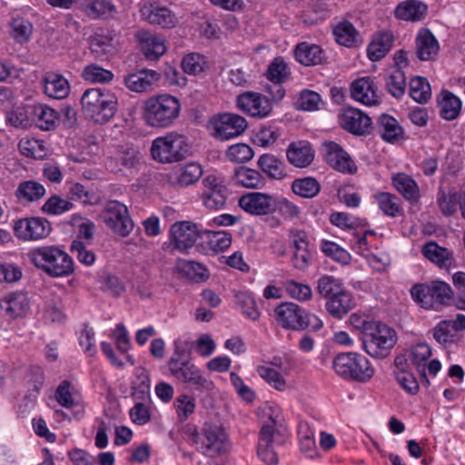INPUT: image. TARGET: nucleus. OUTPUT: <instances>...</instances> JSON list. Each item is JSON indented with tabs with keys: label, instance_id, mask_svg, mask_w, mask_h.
<instances>
[{
	"label": "nucleus",
	"instance_id": "f257e3e1",
	"mask_svg": "<svg viewBox=\"0 0 465 465\" xmlns=\"http://www.w3.org/2000/svg\"><path fill=\"white\" fill-rule=\"evenodd\" d=\"M81 105L87 118L104 124L115 115L118 99L114 93L106 88H89L82 94Z\"/></svg>",
	"mask_w": 465,
	"mask_h": 465
},
{
	"label": "nucleus",
	"instance_id": "a18cd8bd",
	"mask_svg": "<svg viewBox=\"0 0 465 465\" xmlns=\"http://www.w3.org/2000/svg\"><path fill=\"white\" fill-rule=\"evenodd\" d=\"M114 35L112 31L96 32L90 39L92 52L98 55L112 54L114 51Z\"/></svg>",
	"mask_w": 465,
	"mask_h": 465
},
{
	"label": "nucleus",
	"instance_id": "f704fd0d",
	"mask_svg": "<svg viewBox=\"0 0 465 465\" xmlns=\"http://www.w3.org/2000/svg\"><path fill=\"white\" fill-rule=\"evenodd\" d=\"M325 308L331 316L341 319L353 308L352 296L344 289L339 294L327 301Z\"/></svg>",
	"mask_w": 465,
	"mask_h": 465
},
{
	"label": "nucleus",
	"instance_id": "4d7b16f0",
	"mask_svg": "<svg viewBox=\"0 0 465 465\" xmlns=\"http://www.w3.org/2000/svg\"><path fill=\"white\" fill-rule=\"evenodd\" d=\"M202 165L197 163H186L181 168L177 183L182 186H189L196 183L203 175Z\"/></svg>",
	"mask_w": 465,
	"mask_h": 465
},
{
	"label": "nucleus",
	"instance_id": "39448f33",
	"mask_svg": "<svg viewBox=\"0 0 465 465\" xmlns=\"http://www.w3.org/2000/svg\"><path fill=\"white\" fill-rule=\"evenodd\" d=\"M411 295L421 308L439 312L451 304L454 292L449 283L433 280L414 284L411 289Z\"/></svg>",
	"mask_w": 465,
	"mask_h": 465
},
{
	"label": "nucleus",
	"instance_id": "c756f323",
	"mask_svg": "<svg viewBox=\"0 0 465 465\" xmlns=\"http://www.w3.org/2000/svg\"><path fill=\"white\" fill-rule=\"evenodd\" d=\"M32 122L41 130L50 131L56 126L58 113L45 104L29 107Z\"/></svg>",
	"mask_w": 465,
	"mask_h": 465
},
{
	"label": "nucleus",
	"instance_id": "6e6552de",
	"mask_svg": "<svg viewBox=\"0 0 465 465\" xmlns=\"http://www.w3.org/2000/svg\"><path fill=\"white\" fill-rule=\"evenodd\" d=\"M264 415L268 417L266 421L260 430L257 455L267 465H277L278 455L273 450L274 443H282L284 441L283 436L277 429L279 422V411L272 406L266 407Z\"/></svg>",
	"mask_w": 465,
	"mask_h": 465
},
{
	"label": "nucleus",
	"instance_id": "de8ad7c7",
	"mask_svg": "<svg viewBox=\"0 0 465 465\" xmlns=\"http://www.w3.org/2000/svg\"><path fill=\"white\" fill-rule=\"evenodd\" d=\"M18 149L23 155L35 159L45 158L48 152L46 144L43 140L29 137L22 138L19 141Z\"/></svg>",
	"mask_w": 465,
	"mask_h": 465
},
{
	"label": "nucleus",
	"instance_id": "8fccbe9b",
	"mask_svg": "<svg viewBox=\"0 0 465 465\" xmlns=\"http://www.w3.org/2000/svg\"><path fill=\"white\" fill-rule=\"evenodd\" d=\"M33 33V25L23 17H15L10 23V35L18 44L27 43Z\"/></svg>",
	"mask_w": 465,
	"mask_h": 465
},
{
	"label": "nucleus",
	"instance_id": "2eb2a0df",
	"mask_svg": "<svg viewBox=\"0 0 465 465\" xmlns=\"http://www.w3.org/2000/svg\"><path fill=\"white\" fill-rule=\"evenodd\" d=\"M213 135L220 140H229L241 135L247 128V121L236 114L225 113L212 120Z\"/></svg>",
	"mask_w": 465,
	"mask_h": 465
},
{
	"label": "nucleus",
	"instance_id": "f3484780",
	"mask_svg": "<svg viewBox=\"0 0 465 465\" xmlns=\"http://www.w3.org/2000/svg\"><path fill=\"white\" fill-rule=\"evenodd\" d=\"M238 205L247 213L255 216L272 214L275 212V197L273 195L252 192L242 194Z\"/></svg>",
	"mask_w": 465,
	"mask_h": 465
},
{
	"label": "nucleus",
	"instance_id": "680f3d73",
	"mask_svg": "<svg viewBox=\"0 0 465 465\" xmlns=\"http://www.w3.org/2000/svg\"><path fill=\"white\" fill-rule=\"evenodd\" d=\"M289 75L287 64L283 59L277 57L268 66L266 76L271 83H282Z\"/></svg>",
	"mask_w": 465,
	"mask_h": 465
},
{
	"label": "nucleus",
	"instance_id": "2f4dec72",
	"mask_svg": "<svg viewBox=\"0 0 465 465\" xmlns=\"http://www.w3.org/2000/svg\"><path fill=\"white\" fill-rule=\"evenodd\" d=\"M45 94L54 99H64L70 92V84L65 77L55 73H48L44 80Z\"/></svg>",
	"mask_w": 465,
	"mask_h": 465
},
{
	"label": "nucleus",
	"instance_id": "58836bf2",
	"mask_svg": "<svg viewBox=\"0 0 465 465\" xmlns=\"http://www.w3.org/2000/svg\"><path fill=\"white\" fill-rule=\"evenodd\" d=\"M82 9L92 19L113 16L116 12L111 0H84Z\"/></svg>",
	"mask_w": 465,
	"mask_h": 465
},
{
	"label": "nucleus",
	"instance_id": "393cba45",
	"mask_svg": "<svg viewBox=\"0 0 465 465\" xmlns=\"http://www.w3.org/2000/svg\"><path fill=\"white\" fill-rule=\"evenodd\" d=\"M351 97L365 105H374L379 103L376 86L370 77H361L352 82L351 85Z\"/></svg>",
	"mask_w": 465,
	"mask_h": 465
},
{
	"label": "nucleus",
	"instance_id": "7ed1b4c3",
	"mask_svg": "<svg viewBox=\"0 0 465 465\" xmlns=\"http://www.w3.org/2000/svg\"><path fill=\"white\" fill-rule=\"evenodd\" d=\"M29 260L51 277H65L74 272V261L57 246L48 245L33 249Z\"/></svg>",
	"mask_w": 465,
	"mask_h": 465
},
{
	"label": "nucleus",
	"instance_id": "9d476101",
	"mask_svg": "<svg viewBox=\"0 0 465 465\" xmlns=\"http://www.w3.org/2000/svg\"><path fill=\"white\" fill-rule=\"evenodd\" d=\"M187 152L188 145L185 137L173 132L155 138L151 146L153 158L160 163L181 161Z\"/></svg>",
	"mask_w": 465,
	"mask_h": 465
},
{
	"label": "nucleus",
	"instance_id": "4468645a",
	"mask_svg": "<svg viewBox=\"0 0 465 465\" xmlns=\"http://www.w3.org/2000/svg\"><path fill=\"white\" fill-rule=\"evenodd\" d=\"M104 222L116 234L126 237L134 229L127 207L118 201H109L104 211Z\"/></svg>",
	"mask_w": 465,
	"mask_h": 465
},
{
	"label": "nucleus",
	"instance_id": "09e8293b",
	"mask_svg": "<svg viewBox=\"0 0 465 465\" xmlns=\"http://www.w3.org/2000/svg\"><path fill=\"white\" fill-rule=\"evenodd\" d=\"M203 235L209 249L215 253L225 251L232 244V234L226 231H204Z\"/></svg>",
	"mask_w": 465,
	"mask_h": 465
},
{
	"label": "nucleus",
	"instance_id": "c03bdc74",
	"mask_svg": "<svg viewBox=\"0 0 465 465\" xmlns=\"http://www.w3.org/2000/svg\"><path fill=\"white\" fill-rule=\"evenodd\" d=\"M396 190L407 200L417 202L420 197V191L416 182L405 173H398L392 179Z\"/></svg>",
	"mask_w": 465,
	"mask_h": 465
},
{
	"label": "nucleus",
	"instance_id": "e2e57ef3",
	"mask_svg": "<svg viewBox=\"0 0 465 465\" xmlns=\"http://www.w3.org/2000/svg\"><path fill=\"white\" fill-rule=\"evenodd\" d=\"M28 114L30 109L24 107H17L6 112L5 120L6 123L15 128H27L31 124V121Z\"/></svg>",
	"mask_w": 465,
	"mask_h": 465
},
{
	"label": "nucleus",
	"instance_id": "aec40b11",
	"mask_svg": "<svg viewBox=\"0 0 465 465\" xmlns=\"http://www.w3.org/2000/svg\"><path fill=\"white\" fill-rule=\"evenodd\" d=\"M340 124L354 135H365L373 128L371 117L360 109L347 107L340 114Z\"/></svg>",
	"mask_w": 465,
	"mask_h": 465
},
{
	"label": "nucleus",
	"instance_id": "f8f14e48",
	"mask_svg": "<svg viewBox=\"0 0 465 465\" xmlns=\"http://www.w3.org/2000/svg\"><path fill=\"white\" fill-rule=\"evenodd\" d=\"M202 184L201 199L203 204L213 211L224 208L229 196V189L224 184L223 178L213 173L207 174L203 179Z\"/></svg>",
	"mask_w": 465,
	"mask_h": 465
},
{
	"label": "nucleus",
	"instance_id": "a211bd4d",
	"mask_svg": "<svg viewBox=\"0 0 465 465\" xmlns=\"http://www.w3.org/2000/svg\"><path fill=\"white\" fill-rule=\"evenodd\" d=\"M322 151L326 163L334 170L353 174L357 172V166L349 153L337 143L325 141L322 144Z\"/></svg>",
	"mask_w": 465,
	"mask_h": 465
},
{
	"label": "nucleus",
	"instance_id": "412c9836",
	"mask_svg": "<svg viewBox=\"0 0 465 465\" xmlns=\"http://www.w3.org/2000/svg\"><path fill=\"white\" fill-rule=\"evenodd\" d=\"M30 310V300L26 292H15L0 298V315L9 319L26 316Z\"/></svg>",
	"mask_w": 465,
	"mask_h": 465
},
{
	"label": "nucleus",
	"instance_id": "4c0bfd02",
	"mask_svg": "<svg viewBox=\"0 0 465 465\" xmlns=\"http://www.w3.org/2000/svg\"><path fill=\"white\" fill-rule=\"evenodd\" d=\"M336 42L346 47H355L361 43L359 33L351 22L343 21L333 28Z\"/></svg>",
	"mask_w": 465,
	"mask_h": 465
},
{
	"label": "nucleus",
	"instance_id": "4be33fe9",
	"mask_svg": "<svg viewBox=\"0 0 465 465\" xmlns=\"http://www.w3.org/2000/svg\"><path fill=\"white\" fill-rule=\"evenodd\" d=\"M142 16L151 25H159L163 28L175 26L177 18L167 7L157 5H147L141 9Z\"/></svg>",
	"mask_w": 465,
	"mask_h": 465
},
{
	"label": "nucleus",
	"instance_id": "69168bd1",
	"mask_svg": "<svg viewBox=\"0 0 465 465\" xmlns=\"http://www.w3.org/2000/svg\"><path fill=\"white\" fill-rule=\"evenodd\" d=\"M179 271L190 275L196 280L204 281L208 278L207 269L201 263L191 260H179L177 262Z\"/></svg>",
	"mask_w": 465,
	"mask_h": 465
},
{
	"label": "nucleus",
	"instance_id": "ddd939ff",
	"mask_svg": "<svg viewBox=\"0 0 465 465\" xmlns=\"http://www.w3.org/2000/svg\"><path fill=\"white\" fill-rule=\"evenodd\" d=\"M15 236L25 242L38 241L46 238L51 231V223L43 217H26L14 221Z\"/></svg>",
	"mask_w": 465,
	"mask_h": 465
},
{
	"label": "nucleus",
	"instance_id": "0e129e2a",
	"mask_svg": "<svg viewBox=\"0 0 465 465\" xmlns=\"http://www.w3.org/2000/svg\"><path fill=\"white\" fill-rule=\"evenodd\" d=\"M321 250L325 255L341 263L348 264L351 261L350 253L333 242L322 241Z\"/></svg>",
	"mask_w": 465,
	"mask_h": 465
},
{
	"label": "nucleus",
	"instance_id": "37998d69",
	"mask_svg": "<svg viewBox=\"0 0 465 465\" xmlns=\"http://www.w3.org/2000/svg\"><path fill=\"white\" fill-rule=\"evenodd\" d=\"M409 94L420 104H427L431 97V88L427 78L422 76H413L409 83Z\"/></svg>",
	"mask_w": 465,
	"mask_h": 465
},
{
	"label": "nucleus",
	"instance_id": "0eeeda50",
	"mask_svg": "<svg viewBox=\"0 0 465 465\" xmlns=\"http://www.w3.org/2000/svg\"><path fill=\"white\" fill-rule=\"evenodd\" d=\"M332 368L341 378L361 383L368 382L375 373L370 361L358 352L339 353L332 361Z\"/></svg>",
	"mask_w": 465,
	"mask_h": 465
},
{
	"label": "nucleus",
	"instance_id": "c9c22d12",
	"mask_svg": "<svg viewBox=\"0 0 465 465\" xmlns=\"http://www.w3.org/2000/svg\"><path fill=\"white\" fill-rule=\"evenodd\" d=\"M393 44V35L391 32H381L375 35L369 45L367 52L371 61H379L391 50Z\"/></svg>",
	"mask_w": 465,
	"mask_h": 465
},
{
	"label": "nucleus",
	"instance_id": "774afa93",
	"mask_svg": "<svg viewBox=\"0 0 465 465\" xmlns=\"http://www.w3.org/2000/svg\"><path fill=\"white\" fill-rule=\"evenodd\" d=\"M321 101L322 99L318 93L311 90H303L299 94L295 107L303 111H314L318 109Z\"/></svg>",
	"mask_w": 465,
	"mask_h": 465
},
{
	"label": "nucleus",
	"instance_id": "6ab92c4d",
	"mask_svg": "<svg viewBox=\"0 0 465 465\" xmlns=\"http://www.w3.org/2000/svg\"><path fill=\"white\" fill-rule=\"evenodd\" d=\"M169 236L173 250L186 252L194 245L197 238L202 234L198 232L195 223L182 221L176 222L171 226Z\"/></svg>",
	"mask_w": 465,
	"mask_h": 465
},
{
	"label": "nucleus",
	"instance_id": "a19ab883",
	"mask_svg": "<svg viewBox=\"0 0 465 465\" xmlns=\"http://www.w3.org/2000/svg\"><path fill=\"white\" fill-rule=\"evenodd\" d=\"M232 179L246 188H262L264 184V179L258 171L245 166L235 168Z\"/></svg>",
	"mask_w": 465,
	"mask_h": 465
},
{
	"label": "nucleus",
	"instance_id": "052dcab7",
	"mask_svg": "<svg viewBox=\"0 0 465 465\" xmlns=\"http://www.w3.org/2000/svg\"><path fill=\"white\" fill-rule=\"evenodd\" d=\"M173 406L175 408L178 420L180 421H184L194 412L196 402L193 397L187 394H182L175 399Z\"/></svg>",
	"mask_w": 465,
	"mask_h": 465
},
{
	"label": "nucleus",
	"instance_id": "603ef678",
	"mask_svg": "<svg viewBox=\"0 0 465 465\" xmlns=\"http://www.w3.org/2000/svg\"><path fill=\"white\" fill-rule=\"evenodd\" d=\"M292 192L303 198H312L316 196L321 190L319 182L312 177L296 179L292 184Z\"/></svg>",
	"mask_w": 465,
	"mask_h": 465
},
{
	"label": "nucleus",
	"instance_id": "49530a36",
	"mask_svg": "<svg viewBox=\"0 0 465 465\" xmlns=\"http://www.w3.org/2000/svg\"><path fill=\"white\" fill-rule=\"evenodd\" d=\"M258 165L272 179L282 180L286 176L285 164L272 154H262Z\"/></svg>",
	"mask_w": 465,
	"mask_h": 465
},
{
	"label": "nucleus",
	"instance_id": "c85d7f7f",
	"mask_svg": "<svg viewBox=\"0 0 465 465\" xmlns=\"http://www.w3.org/2000/svg\"><path fill=\"white\" fill-rule=\"evenodd\" d=\"M286 155L289 163L298 168L307 167L314 159V152L310 144L302 142L292 143Z\"/></svg>",
	"mask_w": 465,
	"mask_h": 465
},
{
	"label": "nucleus",
	"instance_id": "7c9ffc66",
	"mask_svg": "<svg viewBox=\"0 0 465 465\" xmlns=\"http://www.w3.org/2000/svg\"><path fill=\"white\" fill-rule=\"evenodd\" d=\"M294 54L296 60L305 66L321 64L325 61L323 50L317 45L306 42L296 46Z\"/></svg>",
	"mask_w": 465,
	"mask_h": 465
},
{
	"label": "nucleus",
	"instance_id": "473e14b6",
	"mask_svg": "<svg viewBox=\"0 0 465 465\" xmlns=\"http://www.w3.org/2000/svg\"><path fill=\"white\" fill-rule=\"evenodd\" d=\"M394 13L399 19L418 22L425 17L427 5L418 0H406L397 5Z\"/></svg>",
	"mask_w": 465,
	"mask_h": 465
},
{
	"label": "nucleus",
	"instance_id": "79ce46f5",
	"mask_svg": "<svg viewBox=\"0 0 465 465\" xmlns=\"http://www.w3.org/2000/svg\"><path fill=\"white\" fill-rule=\"evenodd\" d=\"M344 289L342 280L332 275L324 274L317 280L316 292L321 297L324 298L326 302L339 294Z\"/></svg>",
	"mask_w": 465,
	"mask_h": 465
},
{
	"label": "nucleus",
	"instance_id": "f03ea898",
	"mask_svg": "<svg viewBox=\"0 0 465 465\" xmlns=\"http://www.w3.org/2000/svg\"><path fill=\"white\" fill-rule=\"evenodd\" d=\"M181 103L171 94L149 97L143 104V117L148 126L168 128L179 117Z\"/></svg>",
	"mask_w": 465,
	"mask_h": 465
},
{
	"label": "nucleus",
	"instance_id": "e433bc0d",
	"mask_svg": "<svg viewBox=\"0 0 465 465\" xmlns=\"http://www.w3.org/2000/svg\"><path fill=\"white\" fill-rule=\"evenodd\" d=\"M374 128L381 138L389 143L396 141L403 134L398 121L386 114L379 117Z\"/></svg>",
	"mask_w": 465,
	"mask_h": 465
},
{
	"label": "nucleus",
	"instance_id": "9b49d317",
	"mask_svg": "<svg viewBox=\"0 0 465 465\" xmlns=\"http://www.w3.org/2000/svg\"><path fill=\"white\" fill-rule=\"evenodd\" d=\"M171 375L179 382L193 386L197 391H213L214 383L207 379L202 370L190 360L169 359L167 362Z\"/></svg>",
	"mask_w": 465,
	"mask_h": 465
},
{
	"label": "nucleus",
	"instance_id": "cd10ccee",
	"mask_svg": "<svg viewBox=\"0 0 465 465\" xmlns=\"http://www.w3.org/2000/svg\"><path fill=\"white\" fill-rule=\"evenodd\" d=\"M158 73L153 70H141L124 76L125 86L132 92H145L158 80Z\"/></svg>",
	"mask_w": 465,
	"mask_h": 465
},
{
	"label": "nucleus",
	"instance_id": "3c124183",
	"mask_svg": "<svg viewBox=\"0 0 465 465\" xmlns=\"http://www.w3.org/2000/svg\"><path fill=\"white\" fill-rule=\"evenodd\" d=\"M388 93L396 99L401 98L406 90V77L402 69H395L385 78Z\"/></svg>",
	"mask_w": 465,
	"mask_h": 465
},
{
	"label": "nucleus",
	"instance_id": "20e7f679",
	"mask_svg": "<svg viewBox=\"0 0 465 465\" xmlns=\"http://www.w3.org/2000/svg\"><path fill=\"white\" fill-rule=\"evenodd\" d=\"M190 438L196 450L208 458L221 457L230 450L229 436L221 425L205 422Z\"/></svg>",
	"mask_w": 465,
	"mask_h": 465
},
{
	"label": "nucleus",
	"instance_id": "bb28decb",
	"mask_svg": "<svg viewBox=\"0 0 465 465\" xmlns=\"http://www.w3.org/2000/svg\"><path fill=\"white\" fill-rule=\"evenodd\" d=\"M440 49L438 40L428 29L420 30L416 37V54L420 60L430 61L436 57Z\"/></svg>",
	"mask_w": 465,
	"mask_h": 465
},
{
	"label": "nucleus",
	"instance_id": "6e6d98bb",
	"mask_svg": "<svg viewBox=\"0 0 465 465\" xmlns=\"http://www.w3.org/2000/svg\"><path fill=\"white\" fill-rule=\"evenodd\" d=\"M74 204L71 201L62 198L59 195L49 197L42 206V212L51 215H60L72 210Z\"/></svg>",
	"mask_w": 465,
	"mask_h": 465
},
{
	"label": "nucleus",
	"instance_id": "a878e982",
	"mask_svg": "<svg viewBox=\"0 0 465 465\" xmlns=\"http://www.w3.org/2000/svg\"><path fill=\"white\" fill-rule=\"evenodd\" d=\"M45 193V188L42 183L35 180H28L18 184L15 195L19 203L27 205L40 201Z\"/></svg>",
	"mask_w": 465,
	"mask_h": 465
},
{
	"label": "nucleus",
	"instance_id": "72a5a7b5",
	"mask_svg": "<svg viewBox=\"0 0 465 465\" xmlns=\"http://www.w3.org/2000/svg\"><path fill=\"white\" fill-rule=\"evenodd\" d=\"M437 100L440 106V114L443 119L452 121L460 115L461 102L451 92L441 91Z\"/></svg>",
	"mask_w": 465,
	"mask_h": 465
},
{
	"label": "nucleus",
	"instance_id": "ea45409f",
	"mask_svg": "<svg viewBox=\"0 0 465 465\" xmlns=\"http://www.w3.org/2000/svg\"><path fill=\"white\" fill-rule=\"evenodd\" d=\"M421 252L425 258L440 268L447 267L452 260V252L449 249L440 246L435 242H427L422 247Z\"/></svg>",
	"mask_w": 465,
	"mask_h": 465
},
{
	"label": "nucleus",
	"instance_id": "1a4fd4ad",
	"mask_svg": "<svg viewBox=\"0 0 465 465\" xmlns=\"http://www.w3.org/2000/svg\"><path fill=\"white\" fill-rule=\"evenodd\" d=\"M362 339L364 351L371 357L382 359L387 357L397 342L394 329L381 322H376L367 328Z\"/></svg>",
	"mask_w": 465,
	"mask_h": 465
},
{
	"label": "nucleus",
	"instance_id": "5701e85b",
	"mask_svg": "<svg viewBox=\"0 0 465 465\" xmlns=\"http://www.w3.org/2000/svg\"><path fill=\"white\" fill-rule=\"evenodd\" d=\"M141 162V154L139 151L129 145H121L118 147L114 156L109 157L107 165L113 172L122 171L118 168L120 164L125 169H135Z\"/></svg>",
	"mask_w": 465,
	"mask_h": 465
},
{
	"label": "nucleus",
	"instance_id": "dca6fc26",
	"mask_svg": "<svg viewBox=\"0 0 465 465\" xmlns=\"http://www.w3.org/2000/svg\"><path fill=\"white\" fill-rule=\"evenodd\" d=\"M236 106L242 113L252 117L265 118L272 111L270 99L255 92H244L236 98Z\"/></svg>",
	"mask_w": 465,
	"mask_h": 465
},
{
	"label": "nucleus",
	"instance_id": "423d86ee",
	"mask_svg": "<svg viewBox=\"0 0 465 465\" xmlns=\"http://www.w3.org/2000/svg\"><path fill=\"white\" fill-rule=\"evenodd\" d=\"M274 315L277 323L286 330L317 331L323 326L318 316L306 312L294 302H282L275 308Z\"/></svg>",
	"mask_w": 465,
	"mask_h": 465
},
{
	"label": "nucleus",
	"instance_id": "bf43d9fd",
	"mask_svg": "<svg viewBox=\"0 0 465 465\" xmlns=\"http://www.w3.org/2000/svg\"><path fill=\"white\" fill-rule=\"evenodd\" d=\"M330 221L335 226L347 229L363 228L368 225L365 219L354 217L347 213H333Z\"/></svg>",
	"mask_w": 465,
	"mask_h": 465
},
{
	"label": "nucleus",
	"instance_id": "338daca9",
	"mask_svg": "<svg viewBox=\"0 0 465 465\" xmlns=\"http://www.w3.org/2000/svg\"><path fill=\"white\" fill-rule=\"evenodd\" d=\"M460 193L456 191H450L448 193H442L439 199V206L441 213L445 216H451L457 211V206L460 204Z\"/></svg>",
	"mask_w": 465,
	"mask_h": 465
},
{
	"label": "nucleus",
	"instance_id": "864d4df0",
	"mask_svg": "<svg viewBox=\"0 0 465 465\" xmlns=\"http://www.w3.org/2000/svg\"><path fill=\"white\" fill-rule=\"evenodd\" d=\"M81 75L85 81L100 84L110 83L114 78V74L110 70H106L95 64L86 65Z\"/></svg>",
	"mask_w": 465,
	"mask_h": 465
},
{
	"label": "nucleus",
	"instance_id": "5fc2aeb1",
	"mask_svg": "<svg viewBox=\"0 0 465 465\" xmlns=\"http://www.w3.org/2000/svg\"><path fill=\"white\" fill-rule=\"evenodd\" d=\"M379 207L388 216L396 217L402 212L397 196L389 193H380L376 195Z\"/></svg>",
	"mask_w": 465,
	"mask_h": 465
},
{
	"label": "nucleus",
	"instance_id": "b1692460",
	"mask_svg": "<svg viewBox=\"0 0 465 465\" xmlns=\"http://www.w3.org/2000/svg\"><path fill=\"white\" fill-rule=\"evenodd\" d=\"M137 36L141 50L147 59L156 60L166 52L163 36L147 31L140 32Z\"/></svg>",
	"mask_w": 465,
	"mask_h": 465
},
{
	"label": "nucleus",
	"instance_id": "13d9d810",
	"mask_svg": "<svg viewBox=\"0 0 465 465\" xmlns=\"http://www.w3.org/2000/svg\"><path fill=\"white\" fill-rule=\"evenodd\" d=\"M181 65L184 73L195 75L204 71L207 63L202 54L190 53L183 56Z\"/></svg>",
	"mask_w": 465,
	"mask_h": 465
}]
</instances>
